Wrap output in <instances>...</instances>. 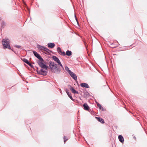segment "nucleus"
I'll return each instance as SVG.
<instances>
[{"label": "nucleus", "instance_id": "f257e3e1", "mask_svg": "<svg viewBox=\"0 0 147 147\" xmlns=\"http://www.w3.org/2000/svg\"><path fill=\"white\" fill-rule=\"evenodd\" d=\"M2 42L4 49H5L7 48L10 49H11L9 44V40L8 39L5 38V39H3Z\"/></svg>", "mask_w": 147, "mask_h": 147}, {"label": "nucleus", "instance_id": "f03ea898", "mask_svg": "<svg viewBox=\"0 0 147 147\" xmlns=\"http://www.w3.org/2000/svg\"><path fill=\"white\" fill-rule=\"evenodd\" d=\"M42 60H38L37 63L39 66L43 69H45L46 70H47L49 68V67L45 63L43 59H42Z\"/></svg>", "mask_w": 147, "mask_h": 147}, {"label": "nucleus", "instance_id": "7ed1b4c3", "mask_svg": "<svg viewBox=\"0 0 147 147\" xmlns=\"http://www.w3.org/2000/svg\"><path fill=\"white\" fill-rule=\"evenodd\" d=\"M49 67L51 71L53 72L54 71V69L57 68V65L51 61H49Z\"/></svg>", "mask_w": 147, "mask_h": 147}, {"label": "nucleus", "instance_id": "20e7f679", "mask_svg": "<svg viewBox=\"0 0 147 147\" xmlns=\"http://www.w3.org/2000/svg\"><path fill=\"white\" fill-rule=\"evenodd\" d=\"M36 71L38 74L42 75L44 76H46L48 73L47 71L44 70L43 69H41L39 71L37 70Z\"/></svg>", "mask_w": 147, "mask_h": 147}, {"label": "nucleus", "instance_id": "39448f33", "mask_svg": "<svg viewBox=\"0 0 147 147\" xmlns=\"http://www.w3.org/2000/svg\"><path fill=\"white\" fill-rule=\"evenodd\" d=\"M33 53L35 57H36L38 59V60H40L41 61L42 60V58L40 56V55L38 53L34 51H33Z\"/></svg>", "mask_w": 147, "mask_h": 147}, {"label": "nucleus", "instance_id": "423d86ee", "mask_svg": "<svg viewBox=\"0 0 147 147\" xmlns=\"http://www.w3.org/2000/svg\"><path fill=\"white\" fill-rule=\"evenodd\" d=\"M71 77L76 81L77 82V76L73 72L71 71L69 74Z\"/></svg>", "mask_w": 147, "mask_h": 147}, {"label": "nucleus", "instance_id": "0eeeda50", "mask_svg": "<svg viewBox=\"0 0 147 147\" xmlns=\"http://www.w3.org/2000/svg\"><path fill=\"white\" fill-rule=\"evenodd\" d=\"M68 87H70L69 89L74 94H78V92L74 88L70 85H68Z\"/></svg>", "mask_w": 147, "mask_h": 147}, {"label": "nucleus", "instance_id": "6e6552de", "mask_svg": "<svg viewBox=\"0 0 147 147\" xmlns=\"http://www.w3.org/2000/svg\"><path fill=\"white\" fill-rule=\"evenodd\" d=\"M80 86L82 87H84L85 88H89L90 86L88 84L85 83H82L80 84Z\"/></svg>", "mask_w": 147, "mask_h": 147}, {"label": "nucleus", "instance_id": "1a4fd4ad", "mask_svg": "<svg viewBox=\"0 0 147 147\" xmlns=\"http://www.w3.org/2000/svg\"><path fill=\"white\" fill-rule=\"evenodd\" d=\"M65 91L67 94L68 96L72 100L74 101V100L73 99L71 95V94L69 93L68 91V90L66 88L65 89Z\"/></svg>", "mask_w": 147, "mask_h": 147}, {"label": "nucleus", "instance_id": "9d476101", "mask_svg": "<svg viewBox=\"0 0 147 147\" xmlns=\"http://www.w3.org/2000/svg\"><path fill=\"white\" fill-rule=\"evenodd\" d=\"M52 58L58 64L59 62H60V61L59 58L56 56H53Z\"/></svg>", "mask_w": 147, "mask_h": 147}, {"label": "nucleus", "instance_id": "9b49d317", "mask_svg": "<svg viewBox=\"0 0 147 147\" xmlns=\"http://www.w3.org/2000/svg\"><path fill=\"white\" fill-rule=\"evenodd\" d=\"M47 45L49 48H53L55 47V44L53 43L49 42L48 43Z\"/></svg>", "mask_w": 147, "mask_h": 147}, {"label": "nucleus", "instance_id": "f8f14e48", "mask_svg": "<svg viewBox=\"0 0 147 147\" xmlns=\"http://www.w3.org/2000/svg\"><path fill=\"white\" fill-rule=\"evenodd\" d=\"M83 107L84 109L85 110L88 111L89 109V107L86 103L84 104Z\"/></svg>", "mask_w": 147, "mask_h": 147}, {"label": "nucleus", "instance_id": "ddd939ff", "mask_svg": "<svg viewBox=\"0 0 147 147\" xmlns=\"http://www.w3.org/2000/svg\"><path fill=\"white\" fill-rule=\"evenodd\" d=\"M96 118L97 120L98 121L100 122L101 123H105V121L101 117H96Z\"/></svg>", "mask_w": 147, "mask_h": 147}, {"label": "nucleus", "instance_id": "4468645a", "mask_svg": "<svg viewBox=\"0 0 147 147\" xmlns=\"http://www.w3.org/2000/svg\"><path fill=\"white\" fill-rule=\"evenodd\" d=\"M119 140L121 143H123L124 142V138L123 136L121 135H120L118 136Z\"/></svg>", "mask_w": 147, "mask_h": 147}, {"label": "nucleus", "instance_id": "2eb2a0df", "mask_svg": "<svg viewBox=\"0 0 147 147\" xmlns=\"http://www.w3.org/2000/svg\"><path fill=\"white\" fill-rule=\"evenodd\" d=\"M45 47L41 45H37V47L38 49H39L40 50H43L44 49Z\"/></svg>", "mask_w": 147, "mask_h": 147}, {"label": "nucleus", "instance_id": "dca6fc26", "mask_svg": "<svg viewBox=\"0 0 147 147\" xmlns=\"http://www.w3.org/2000/svg\"><path fill=\"white\" fill-rule=\"evenodd\" d=\"M72 54V52L71 51L67 50L66 52V55L68 56H70Z\"/></svg>", "mask_w": 147, "mask_h": 147}, {"label": "nucleus", "instance_id": "f3484780", "mask_svg": "<svg viewBox=\"0 0 147 147\" xmlns=\"http://www.w3.org/2000/svg\"><path fill=\"white\" fill-rule=\"evenodd\" d=\"M97 106L101 110H102V111L103 110V108L101 106V105L99 104L98 102H96Z\"/></svg>", "mask_w": 147, "mask_h": 147}, {"label": "nucleus", "instance_id": "a211bd4d", "mask_svg": "<svg viewBox=\"0 0 147 147\" xmlns=\"http://www.w3.org/2000/svg\"><path fill=\"white\" fill-rule=\"evenodd\" d=\"M56 71H53L54 73H55L56 74H59L61 72V69L59 68H57L56 69Z\"/></svg>", "mask_w": 147, "mask_h": 147}, {"label": "nucleus", "instance_id": "6ab92c4d", "mask_svg": "<svg viewBox=\"0 0 147 147\" xmlns=\"http://www.w3.org/2000/svg\"><path fill=\"white\" fill-rule=\"evenodd\" d=\"M44 51H46L48 53H49V52L51 53L52 52V51H51L49 49H48L47 48L45 47Z\"/></svg>", "mask_w": 147, "mask_h": 147}, {"label": "nucleus", "instance_id": "aec40b11", "mask_svg": "<svg viewBox=\"0 0 147 147\" xmlns=\"http://www.w3.org/2000/svg\"><path fill=\"white\" fill-rule=\"evenodd\" d=\"M65 69L67 71H68L69 74L70 72L71 71L69 69V68L67 66H65Z\"/></svg>", "mask_w": 147, "mask_h": 147}, {"label": "nucleus", "instance_id": "412c9836", "mask_svg": "<svg viewBox=\"0 0 147 147\" xmlns=\"http://www.w3.org/2000/svg\"><path fill=\"white\" fill-rule=\"evenodd\" d=\"M57 50L59 54H60L62 51L61 48L60 47H58L57 49Z\"/></svg>", "mask_w": 147, "mask_h": 147}, {"label": "nucleus", "instance_id": "4be33fe9", "mask_svg": "<svg viewBox=\"0 0 147 147\" xmlns=\"http://www.w3.org/2000/svg\"><path fill=\"white\" fill-rule=\"evenodd\" d=\"M22 60L25 63L27 64L28 62H29L28 60L25 59V58H23V59H22Z\"/></svg>", "mask_w": 147, "mask_h": 147}, {"label": "nucleus", "instance_id": "5701e85b", "mask_svg": "<svg viewBox=\"0 0 147 147\" xmlns=\"http://www.w3.org/2000/svg\"><path fill=\"white\" fill-rule=\"evenodd\" d=\"M64 141L65 143L68 140L67 137L65 136H64L63 137Z\"/></svg>", "mask_w": 147, "mask_h": 147}, {"label": "nucleus", "instance_id": "b1692460", "mask_svg": "<svg viewBox=\"0 0 147 147\" xmlns=\"http://www.w3.org/2000/svg\"><path fill=\"white\" fill-rule=\"evenodd\" d=\"M60 54L62 55V56H64L66 55V53H65L64 51H62V52Z\"/></svg>", "mask_w": 147, "mask_h": 147}, {"label": "nucleus", "instance_id": "393cba45", "mask_svg": "<svg viewBox=\"0 0 147 147\" xmlns=\"http://www.w3.org/2000/svg\"><path fill=\"white\" fill-rule=\"evenodd\" d=\"M75 19H76V22H77V23H78V25H79V24H78V20L77 19V17H76V16L75 15Z\"/></svg>", "mask_w": 147, "mask_h": 147}, {"label": "nucleus", "instance_id": "a878e982", "mask_svg": "<svg viewBox=\"0 0 147 147\" xmlns=\"http://www.w3.org/2000/svg\"><path fill=\"white\" fill-rule=\"evenodd\" d=\"M58 64L61 67H62V68L63 69V67L62 65L61 62L58 63Z\"/></svg>", "mask_w": 147, "mask_h": 147}, {"label": "nucleus", "instance_id": "bb28decb", "mask_svg": "<svg viewBox=\"0 0 147 147\" xmlns=\"http://www.w3.org/2000/svg\"><path fill=\"white\" fill-rule=\"evenodd\" d=\"M15 47L17 48H19L21 47V46H19V45H16L15 46Z\"/></svg>", "mask_w": 147, "mask_h": 147}, {"label": "nucleus", "instance_id": "cd10ccee", "mask_svg": "<svg viewBox=\"0 0 147 147\" xmlns=\"http://www.w3.org/2000/svg\"><path fill=\"white\" fill-rule=\"evenodd\" d=\"M27 64L29 65V66H30L32 64L31 63H30L29 61Z\"/></svg>", "mask_w": 147, "mask_h": 147}, {"label": "nucleus", "instance_id": "c85d7f7f", "mask_svg": "<svg viewBox=\"0 0 147 147\" xmlns=\"http://www.w3.org/2000/svg\"><path fill=\"white\" fill-rule=\"evenodd\" d=\"M30 66V67L31 68H34V66L32 64Z\"/></svg>", "mask_w": 147, "mask_h": 147}, {"label": "nucleus", "instance_id": "c756f323", "mask_svg": "<svg viewBox=\"0 0 147 147\" xmlns=\"http://www.w3.org/2000/svg\"><path fill=\"white\" fill-rule=\"evenodd\" d=\"M30 66V67L31 68H34V66L32 64Z\"/></svg>", "mask_w": 147, "mask_h": 147}, {"label": "nucleus", "instance_id": "7c9ffc66", "mask_svg": "<svg viewBox=\"0 0 147 147\" xmlns=\"http://www.w3.org/2000/svg\"><path fill=\"white\" fill-rule=\"evenodd\" d=\"M30 66V67L31 68H34V66L32 64Z\"/></svg>", "mask_w": 147, "mask_h": 147}, {"label": "nucleus", "instance_id": "2f4dec72", "mask_svg": "<svg viewBox=\"0 0 147 147\" xmlns=\"http://www.w3.org/2000/svg\"><path fill=\"white\" fill-rule=\"evenodd\" d=\"M89 93L88 92H87L85 94V95L86 96H87L88 94Z\"/></svg>", "mask_w": 147, "mask_h": 147}, {"label": "nucleus", "instance_id": "473e14b6", "mask_svg": "<svg viewBox=\"0 0 147 147\" xmlns=\"http://www.w3.org/2000/svg\"><path fill=\"white\" fill-rule=\"evenodd\" d=\"M84 43L85 45H86V44H85V41H84ZM85 46L86 47V46Z\"/></svg>", "mask_w": 147, "mask_h": 147}, {"label": "nucleus", "instance_id": "72a5a7b5", "mask_svg": "<svg viewBox=\"0 0 147 147\" xmlns=\"http://www.w3.org/2000/svg\"><path fill=\"white\" fill-rule=\"evenodd\" d=\"M36 68H37V70H38V67H36Z\"/></svg>", "mask_w": 147, "mask_h": 147}]
</instances>
